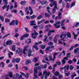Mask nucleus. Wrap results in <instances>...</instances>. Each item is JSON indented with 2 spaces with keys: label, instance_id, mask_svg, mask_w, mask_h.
<instances>
[{
  "label": "nucleus",
  "instance_id": "1",
  "mask_svg": "<svg viewBox=\"0 0 79 79\" xmlns=\"http://www.w3.org/2000/svg\"><path fill=\"white\" fill-rule=\"evenodd\" d=\"M50 74V73H47V72L46 71H44L43 72V75L41 77V79H42L44 78V76H45L44 77L45 79H47V77H48V76H49Z\"/></svg>",
  "mask_w": 79,
  "mask_h": 79
},
{
  "label": "nucleus",
  "instance_id": "2",
  "mask_svg": "<svg viewBox=\"0 0 79 79\" xmlns=\"http://www.w3.org/2000/svg\"><path fill=\"white\" fill-rule=\"evenodd\" d=\"M37 73V67H35L34 69V76L35 77H33V79H37L38 78V76L36 75V74Z\"/></svg>",
  "mask_w": 79,
  "mask_h": 79
},
{
  "label": "nucleus",
  "instance_id": "3",
  "mask_svg": "<svg viewBox=\"0 0 79 79\" xmlns=\"http://www.w3.org/2000/svg\"><path fill=\"white\" fill-rule=\"evenodd\" d=\"M9 76H10V77H13V73H12V72L9 73L8 75L6 76L5 79H10V78H8Z\"/></svg>",
  "mask_w": 79,
  "mask_h": 79
},
{
  "label": "nucleus",
  "instance_id": "4",
  "mask_svg": "<svg viewBox=\"0 0 79 79\" xmlns=\"http://www.w3.org/2000/svg\"><path fill=\"white\" fill-rule=\"evenodd\" d=\"M38 34V33L36 32V31H35V30H34V33H31V35L33 39H35L36 38V37L34 36V35H35L36 36H37V35Z\"/></svg>",
  "mask_w": 79,
  "mask_h": 79
},
{
  "label": "nucleus",
  "instance_id": "5",
  "mask_svg": "<svg viewBox=\"0 0 79 79\" xmlns=\"http://www.w3.org/2000/svg\"><path fill=\"white\" fill-rule=\"evenodd\" d=\"M15 52L16 53H18L20 55H22V54H21V52H22V49L19 48H18V49L17 50H16L15 51Z\"/></svg>",
  "mask_w": 79,
  "mask_h": 79
},
{
  "label": "nucleus",
  "instance_id": "6",
  "mask_svg": "<svg viewBox=\"0 0 79 79\" xmlns=\"http://www.w3.org/2000/svg\"><path fill=\"white\" fill-rule=\"evenodd\" d=\"M28 47H29V46H25L24 47L23 53V54H24V55L26 54V51L27 50V48H28Z\"/></svg>",
  "mask_w": 79,
  "mask_h": 79
},
{
  "label": "nucleus",
  "instance_id": "7",
  "mask_svg": "<svg viewBox=\"0 0 79 79\" xmlns=\"http://www.w3.org/2000/svg\"><path fill=\"white\" fill-rule=\"evenodd\" d=\"M35 20H31L30 21V26H36Z\"/></svg>",
  "mask_w": 79,
  "mask_h": 79
},
{
  "label": "nucleus",
  "instance_id": "8",
  "mask_svg": "<svg viewBox=\"0 0 79 79\" xmlns=\"http://www.w3.org/2000/svg\"><path fill=\"white\" fill-rule=\"evenodd\" d=\"M22 77V76L19 75V74H16V75H14L13 76V78L14 79H16L17 78V79H19V78H20V77Z\"/></svg>",
  "mask_w": 79,
  "mask_h": 79
},
{
  "label": "nucleus",
  "instance_id": "9",
  "mask_svg": "<svg viewBox=\"0 0 79 79\" xmlns=\"http://www.w3.org/2000/svg\"><path fill=\"white\" fill-rule=\"evenodd\" d=\"M69 65H65L64 67V73H66V69L67 70H68L69 69Z\"/></svg>",
  "mask_w": 79,
  "mask_h": 79
},
{
  "label": "nucleus",
  "instance_id": "10",
  "mask_svg": "<svg viewBox=\"0 0 79 79\" xmlns=\"http://www.w3.org/2000/svg\"><path fill=\"white\" fill-rule=\"evenodd\" d=\"M27 52L28 53V56H33L34 55H31V53L32 52V51H31V49H29L28 51H27Z\"/></svg>",
  "mask_w": 79,
  "mask_h": 79
},
{
  "label": "nucleus",
  "instance_id": "11",
  "mask_svg": "<svg viewBox=\"0 0 79 79\" xmlns=\"http://www.w3.org/2000/svg\"><path fill=\"white\" fill-rule=\"evenodd\" d=\"M13 44V41H8L6 42V44L7 45H9L10 46V45H11Z\"/></svg>",
  "mask_w": 79,
  "mask_h": 79
},
{
  "label": "nucleus",
  "instance_id": "12",
  "mask_svg": "<svg viewBox=\"0 0 79 79\" xmlns=\"http://www.w3.org/2000/svg\"><path fill=\"white\" fill-rule=\"evenodd\" d=\"M31 42V39H29L25 41V43L27 44H29Z\"/></svg>",
  "mask_w": 79,
  "mask_h": 79
},
{
  "label": "nucleus",
  "instance_id": "13",
  "mask_svg": "<svg viewBox=\"0 0 79 79\" xmlns=\"http://www.w3.org/2000/svg\"><path fill=\"white\" fill-rule=\"evenodd\" d=\"M67 36L68 38H71V33L69 32H67Z\"/></svg>",
  "mask_w": 79,
  "mask_h": 79
},
{
  "label": "nucleus",
  "instance_id": "14",
  "mask_svg": "<svg viewBox=\"0 0 79 79\" xmlns=\"http://www.w3.org/2000/svg\"><path fill=\"white\" fill-rule=\"evenodd\" d=\"M54 26L56 28H59V27H60V26L59 25H58V24L56 23L54 24Z\"/></svg>",
  "mask_w": 79,
  "mask_h": 79
},
{
  "label": "nucleus",
  "instance_id": "15",
  "mask_svg": "<svg viewBox=\"0 0 79 79\" xmlns=\"http://www.w3.org/2000/svg\"><path fill=\"white\" fill-rule=\"evenodd\" d=\"M58 35H56L55 36L54 40V42L56 43V42H57V40L56 39V38H58Z\"/></svg>",
  "mask_w": 79,
  "mask_h": 79
},
{
  "label": "nucleus",
  "instance_id": "16",
  "mask_svg": "<svg viewBox=\"0 0 79 79\" xmlns=\"http://www.w3.org/2000/svg\"><path fill=\"white\" fill-rule=\"evenodd\" d=\"M12 51H15V50H16V46L15 45H13L12 48Z\"/></svg>",
  "mask_w": 79,
  "mask_h": 79
},
{
  "label": "nucleus",
  "instance_id": "17",
  "mask_svg": "<svg viewBox=\"0 0 79 79\" xmlns=\"http://www.w3.org/2000/svg\"><path fill=\"white\" fill-rule=\"evenodd\" d=\"M58 15L59 19H61V13L60 12H59Z\"/></svg>",
  "mask_w": 79,
  "mask_h": 79
},
{
  "label": "nucleus",
  "instance_id": "18",
  "mask_svg": "<svg viewBox=\"0 0 79 79\" xmlns=\"http://www.w3.org/2000/svg\"><path fill=\"white\" fill-rule=\"evenodd\" d=\"M15 20H13L10 23H9V24L10 26H11L12 25H13V26H15Z\"/></svg>",
  "mask_w": 79,
  "mask_h": 79
},
{
  "label": "nucleus",
  "instance_id": "19",
  "mask_svg": "<svg viewBox=\"0 0 79 79\" xmlns=\"http://www.w3.org/2000/svg\"><path fill=\"white\" fill-rule=\"evenodd\" d=\"M75 3H76L75 2H74L71 5V6H70V8H71L72 7H73V6H75Z\"/></svg>",
  "mask_w": 79,
  "mask_h": 79
},
{
  "label": "nucleus",
  "instance_id": "20",
  "mask_svg": "<svg viewBox=\"0 0 79 79\" xmlns=\"http://www.w3.org/2000/svg\"><path fill=\"white\" fill-rule=\"evenodd\" d=\"M40 2L41 3V4L42 5H44V4H45V5H47V4H48V2H47V1H45L44 2L42 1Z\"/></svg>",
  "mask_w": 79,
  "mask_h": 79
},
{
  "label": "nucleus",
  "instance_id": "21",
  "mask_svg": "<svg viewBox=\"0 0 79 79\" xmlns=\"http://www.w3.org/2000/svg\"><path fill=\"white\" fill-rule=\"evenodd\" d=\"M52 55L49 56H48L49 60L50 61H54V59L52 58Z\"/></svg>",
  "mask_w": 79,
  "mask_h": 79
},
{
  "label": "nucleus",
  "instance_id": "22",
  "mask_svg": "<svg viewBox=\"0 0 79 79\" xmlns=\"http://www.w3.org/2000/svg\"><path fill=\"white\" fill-rule=\"evenodd\" d=\"M54 5L55 7L54 9H53V10H56L57 8L56 7V6L57 5V4H56V2H55Z\"/></svg>",
  "mask_w": 79,
  "mask_h": 79
},
{
  "label": "nucleus",
  "instance_id": "23",
  "mask_svg": "<svg viewBox=\"0 0 79 79\" xmlns=\"http://www.w3.org/2000/svg\"><path fill=\"white\" fill-rule=\"evenodd\" d=\"M40 47L41 49H45V45H40Z\"/></svg>",
  "mask_w": 79,
  "mask_h": 79
},
{
  "label": "nucleus",
  "instance_id": "24",
  "mask_svg": "<svg viewBox=\"0 0 79 79\" xmlns=\"http://www.w3.org/2000/svg\"><path fill=\"white\" fill-rule=\"evenodd\" d=\"M38 60V59H37V58L35 57L33 60V61H34L35 63H36V62H37Z\"/></svg>",
  "mask_w": 79,
  "mask_h": 79
},
{
  "label": "nucleus",
  "instance_id": "25",
  "mask_svg": "<svg viewBox=\"0 0 79 79\" xmlns=\"http://www.w3.org/2000/svg\"><path fill=\"white\" fill-rule=\"evenodd\" d=\"M54 74L56 76H58L59 75V74H60V73H59V72L58 71H56L55 73Z\"/></svg>",
  "mask_w": 79,
  "mask_h": 79
},
{
  "label": "nucleus",
  "instance_id": "26",
  "mask_svg": "<svg viewBox=\"0 0 79 79\" xmlns=\"http://www.w3.org/2000/svg\"><path fill=\"white\" fill-rule=\"evenodd\" d=\"M38 27H39L40 28V29H43L44 28V27L43 26V25L42 24L38 25Z\"/></svg>",
  "mask_w": 79,
  "mask_h": 79
},
{
  "label": "nucleus",
  "instance_id": "27",
  "mask_svg": "<svg viewBox=\"0 0 79 79\" xmlns=\"http://www.w3.org/2000/svg\"><path fill=\"white\" fill-rule=\"evenodd\" d=\"M32 48H35L36 50H37L39 49V48L37 47V46L36 45H33V46Z\"/></svg>",
  "mask_w": 79,
  "mask_h": 79
},
{
  "label": "nucleus",
  "instance_id": "28",
  "mask_svg": "<svg viewBox=\"0 0 79 79\" xmlns=\"http://www.w3.org/2000/svg\"><path fill=\"white\" fill-rule=\"evenodd\" d=\"M47 64H45L44 65V66H43V65H41V68H47Z\"/></svg>",
  "mask_w": 79,
  "mask_h": 79
},
{
  "label": "nucleus",
  "instance_id": "29",
  "mask_svg": "<svg viewBox=\"0 0 79 79\" xmlns=\"http://www.w3.org/2000/svg\"><path fill=\"white\" fill-rule=\"evenodd\" d=\"M74 66H73V65H70L69 67V69L70 70H73L74 69Z\"/></svg>",
  "mask_w": 79,
  "mask_h": 79
},
{
  "label": "nucleus",
  "instance_id": "30",
  "mask_svg": "<svg viewBox=\"0 0 79 79\" xmlns=\"http://www.w3.org/2000/svg\"><path fill=\"white\" fill-rule=\"evenodd\" d=\"M36 16L35 15H33L32 16H30V18L31 19H33L35 18H36Z\"/></svg>",
  "mask_w": 79,
  "mask_h": 79
},
{
  "label": "nucleus",
  "instance_id": "31",
  "mask_svg": "<svg viewBox=\"0 0 79 79\" xmlns=\"http://www.w3.org/2000/svg\"><path fill=\"white\" fill-rule=\"evenodd\" d=\"M42 18V15H40L38 16V17H37V19L38 20L40 19H41Z\"/></svg>",
  "mask_w": 79,
  "mask_h": 79
},
{
  "label": "nucleus",
  "instance_id": "32",
  "mask_svg": "<svg viewBox=\"0 0 79 79\" xmlns=\"http://www.w3.org/2000/svg\"><path fill=\"white\" fill-rule=\"evenodd\" d=\"M0 19H1L2 22H3V21H4V17H3V16H0Z\"/></svg>",
  "mask_w": 79,
  "mask_h": 79
},
{
  "label": "nucleus",
  "instance_id": "33",
  "mask_svg": "<svg viewBox=\"0 0 79 79\" xmlns=\"http://www.w3.org/2000/svg\"><path fill=\"white\" fill-rule=\"evenodd\" d=\"M79 48H77V49H75L74 50V52L75 53H76L79 51Z\"/></svg>",
  "mask_w": 79,
  "mask_h": 79
},
{
  "label": "nucleus",
  "instance_id": "34",
  "mask_svg": "<svg viewBox=\"0 0 79 79\" xmlns=\"http://www.w3.org/2000/svg\"><path fill=\"white\" fill-rule=\"evenodd\" d=\"M20 4L21 5H24V4H25L26 3V1H22L20 2Z\"/></svg>",
  "mask_w": 79,
  "mask_h": 79
},
{
  "label": "nucleus",
  "instance_id": "35",
  "mask_svg": "<svg viewBox=\"0 0 79 79\" xmlns=\"http://www.w3.org/2000/svg\"><path fill=\"white\" fill-rule=\"evenodd\" d=\"M44 15L46 17H50V15H49V14L48 13H45L44 14Z\"/></svg>",
  "mask_w": 79,
  "mask_h": 79
},
{
  "label": "nucleus",
  "instance_id": "36",
  "mask_svg": "<svg viewBox=\"0 0 79 79\" xmlns=\"http://www.w3.org/2000/svg\"><path fill=\"white\" fill-rule=\"evenodd\" d=\"M15 25H16L17 26L18 25V20H15Z\"/></svg>",
  "mask_w": 79,
  "mask_h": 79
},
{
  "label": "nucleus",
  "instance_id": "37",
  "mask_svg": "<svg viewBox=\"0 0 79 79\" xmlns=\"http://www.w3.org/2000/svg\"><path fill=\"white\" fill-rule=\"evenodd\" d=\"M36 42L35 43V45H39V44H42V42L41 41L38 42Z\"/></svg>",
  "mask_w": 79,
  "mask_h": 79
},
{
  "label": "nucleus",
  "instance_id": "38",
  "mask_svg": "<svg viewBox=\"0 0 79 79\" xmlns=\"http://www.w3.org/2000/svg\"><path fill=\"white\" fill-rule=\"evenodd\" d=\"M65 73V76H69V74H70V73Z\"/></svg>",
  "mask_w": 79,
  "mask_h": 79
},
{
  "label": "nucleus",
  "instance_id": "39",
  "mask_svg": "<svg viewBox=\"0 0 79 79\" xmlns=\"http://www.w3.org/2000/svg\"><path fill=\"white\" fill-rule=\"evenodd\" d=\"M48 45H53V43L52 42H51L48 43Z\"/></svg>",
  "mask_w": 79,
  "mask_h": 79
},
{
  "label": "nucleus",
  "instance_id": "40",
  "mask_svg": "<svg viewBox=\"0 0 79 79\" xmlns=\"http://www.w3.org/2000/svg\"><path fill=\"white\" fill-rule=\"evenodd\" d=\"M68 63L69 64H72V63H73V61L71 60H69L68 61Z\"/></svg>",
  "mask_w": 79,
  "mask_h": 79
},
{
  "label": "nucleus",
  "instance_id": "41",
  "mask_svg": "<svg viewBox=\"0 0 79 79\" xmlns=\"http://www.w3.org/2000/svg\"><path fill=\"white\" fill-rule=\"evenodd\" d=\"M0 64L2 65V68H4V66H5V64H4V63H3V62H1L0 63Z\"/></svg>",
  "mask_w": 79,
  "mask_h": 79
},
{
  "label": "nucleus",
  "instance_id": "42",
  "mask_svg": "<svg viewBox=\"0 0 79 79\" xmlns=\"http://www.w3.org/2000/svg\"><path fill=\"white\" fill-rule=\"evenodd\" d=\"M29 36V34H25L23 35L24 37H27Z\"/></svg>",
  "mask_w": 79,
  "mask_h": 79
},
{
  "label": "nucleus",
  "instance_id": "43",
  "mask_svg": "<svg viewBox=\"0 0 79 79\" xmlns=\"http://www.w3.org/2000/svg\"><path fill=\"white\" fill-rule=\"evenodd\" d=\"M50 47H48L46 48L45 50V51H48L49 50H50Z\"/></svg>",
  "mask_w": 79,
  "mask_h": 79
},
{
  "label": "nucleus",
  "instance_id": "44",
  "mask_svg": "<svg viewBox=\"0 0 79 79\" xmlns=\"http://www.w3.org/2000/svg\"><path fill=\"white\" fill-rule=\"evenodd\" d=\"M56 63L57 64L60 65L61 64V62H60L56 61Z\"/></svg>",
  "mask_w": 79,
  "mask_h": 79
},
{
  "label": "nucleus",
  "instance_id": "45",
  "mask_svg": "<svg viewBox=\"0 0 79 79\" xmlns=\"http://www.w3.org/2000/svg\"><path fill=\"white\" fill-rule=\"evenodd\" d=\"M20 61V59H16V63H19Z\"/></svg>",
  "mask_w": 79,
  "mask_h": 79
},
{
  "label": "nucleus",
  "instance_id": "46",
  "mask_svg": "<svg viewBox=\"0 0 79 79\" xmlns=\"http://www.w3.org/2000/svg\"><path fill=\"white\" fill-rule=\"evenodd\" d=\"M23 69H24L25 70H26V71H27V70L28 69V68H27V67H23Z\"/></svg>",
  "mask_w": 79,
  "mask_h": 79
},
{
  "label": "nucleus",
  "instance_id": "47",
  "mask_svg": "<svg viewBox=\"0 0 79 79\" xmlns=\"http://www.w3.org/2000/svg\"><path fill=\"white\" fill-rule=\"evenodd\" d=\"M10 19H6L5 20V22H10Z\"/></svg>",
  "mask_w": 79,
  "mask_h": 79
},
{
  "label": "nucleus",
  "instance_id": "48",
  "mask_svg": "<svg viewBox=\"0 0 79 79\" xmlns=\"http://www.w3.org/2000/svg\"><path fill=\"white\" fill-rule=\"evenodd\" d=\"M31 63V60H27L26 61V64H29Z\"/></svg>",
  "mask_w": 79,
  "mask_h": 79
},
{
  "label": "nucleus",
  "instance_id": "49",
  "mask_svg": "<svg viewBox=\"0 0 79 79\" xmlns=\"http://www.w3.org/2000/svg\"><path fill=\"white\" fill-rule=\"evenodd\" d=\"M68 56H66V57H64V58H63V60H68Z\"/></svg>",
  "mask_w": 79,
  "mask_h": 79
},
{
  "label": "nucleus",
  "instance_id": "50",
  "mask_svg": "<svg viewBox=\"0 0 79 79\" xmlns=\"http://www.w3.org/2000/svg\"><path fill=\"white\" fill-rule=\"evenodd\" d=\"M62 77H63V75H60L59 76V79H61L62 78Z\"/></svg>",
  "mask_w": 79,
  "mask_h": 79
},
{
  "label": "nucleus",
  "instance_id": "51",
  "mask_svg": "<svg viewBox=\"0 0 79 79\" xmlns=\"http://www.w3.org/2000/svg\"><path fill=\"white\" fill-rule=\"evenodd\" d=\"M78 36V35L77 34H76L75 35H74V38L75 39H76V38H77V37Z\"/></svg>",
  "mask_w": 79,
  "mask_h": 79
},
{
  "label": "nucleus",
  "instance_id": "52",
  "mask_svg": "<svg viewBox=\"0 0 79 79\" xmlns=\"http://www.w3.org/2000/svg\"><path fill=\"white\" fill-rule=\"evenodd\" d=\"M18 36H19V34L17 33H16L14 36L15 37H18Z\"/></svg>",
  "mask_w": 79,
  "mask_h": 79
},
{
  "label": "nucleus",
  "instance_id": "53",
  "mask_svg": "<svg viewBox=\"0 0 79 79\" xmlns=\"http://www.w3.org/2000/svg\"><path fill=\"white\" fill-rule=\"evenodd\" d=\"M25 77H26V78H27V79H28V77H29V73H27V75H25Z\"/></svg>",
  "mask_w": 79,
  "mask_h": 79
},
{
  "label": "nucleus",
  "instance_id": "54",
  "mask_svg": "<svg viewBox=\"0 0 79 79\" xmlns=\"http://www.w3.org/2000/svg\"><path fill=\"white\" fill-rule=\"evenodd\" d=\"M12 13H17V10H12L11 11Z\"/></svg>",
  "mask_w": 79,
  "mask_h": 79
},
{
  "label": "nucleus",
  "instance_id": "55",
  "mask_svg": "<svg viewBox=\"0 0 79 79\" xmlns=\"http://www.w3.org/2000/svg\"><path fill=\"white\" fill-rule=\"evenodd\" d=\"M66 7L68 8H69V4L68 3H66Z\"/></svg>",
  "mask_w": 79,
  "mask_h": 79
},
{
  "label": "nucleus",
  "instance_id": "56",
  "mask_svg": "<svg viewBox=\"0 0 79 79\" xmlns=\"http://www.w3.org/2000/svg\"><path fill=\"white\" fill-rule=\"evenodd\" d=\"M16 59H15L14 58H13V60H12V62L13 63H15V62H16Z\"/></svg>",
  "mask_w": 79,
  "mask_h": 79
},
{
  "label": "nucleus",
  "instance_id": "57",
  "mask_svg": "<svg viewBox=\"0 0 79 79\" xmlns=\"http://www.w3.org/2000/svg\"><path fill=\"white\" fill-rule=\"evenodd\" d=\"M70 55H71V53H69L67 54L66 56H68V57H71V56H70Z\"/></svg>",
  "mask_w": 79,
  "mask_h": 79
},
{
  "label": "nucleus",
  "instance_id": "58",
  "mask_svg": "<svg viewBox=\"0 0 79 79\" xmlns=\"http://www.w3.org/2000/svg\"><path fill=\"white\" fill-rule=\"evenodd\" d=\"M79 25V22H77L76 24L75 25V27H78V26Z\"/></svg>",
  "mask_w": 79,
  "mask_h": 79
},
{
  "label": "nucleus",
  "instance_id": "59",
  "mask_svg": "<svg viewBox=\"0 0 79 79\" xmlns=\"http://www.w3.org/2000/svg\"><path fill=\"white\" fill-rule=\"evenodd\" d=\"M3 2H5V4L6 5L8 4V2H7V0H3Z\"/></svg>",
  "mask_w": 79,
  "mask_h": 79
},
{
  "label": "nucleus",
  "instance_id": "60",
  "mask_svg": "<svg viewBox=\"0 0 79 79\" xmlns=\"http://www.w3.org/2000/svg\"><path fill=\"white\" fill-rule=\"evenodd\" d=\"M49 32L51 33H52V32H55V31L53 30H49Z\"/></svg>",
  "mask_w": 79,
  "mask_h": 79
},
{
  "label": "nucleus",
  "instance_id": "61",
  "mask_svg": "<svg viewBox=\"0 0 79 79\" xmlns=\"http://www.w3.org/2000/svg\"><path fill=\"white\" fill-rule=\"evenodd\" d=\"M62 64H65V60H64V59H63L62 60Z\"/></svg>",
  "mask_w": 79,
  "mask_h": 79
},
{
  "label": "nucleus",
  "instance_id": "62",
  "mask_svg": "<svg viewBox=\"0 0 79 79\" xmlns=\"http://www.w3.org/2000/svg\"><path fill=\"white\" fill-rule=\"evenodd\" d=\"M38 27H37V26H34L33 27V28H34V29H37V28Z\"/></svg>",
  "mask_w": 79,
  "mask_h": 79
},
{
  "label": "nucleus",
  "instance_id": "63",
  "mask_svg": "<svg viewBox=\"0 0 79 79\" xmlns=\"http://www.w3.org/2000/svg\"><path fill=\"white\" fill-rule=\"evenodd\" d=\"M52 79H58V78H57L55 76H53L52 77Z\"/></svg>",
  "mask_w": 79,
  "mask_h": 79
},
{
  "label": "nucleus",
  "instance_id": "64",
  "mask_svg": "<svg viewBox=\"0 0 79 79\" xmlns=\"http://www.w3.org/2000/svg\"><path fill=\"white\" fill-rule=\"evenodd\" d=\"M40 53H41L42 54H44V52H43V51H42L41 50H40Z\"/></svg>",
  "mask_w": 79,
  "mask_h": 79
}]
</instances>
